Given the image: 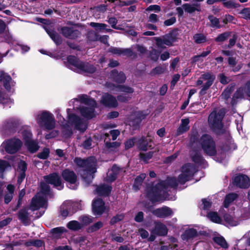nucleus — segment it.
I'll return each mask as SVG.
<instances>
[{
  "instance_id": "nucleus-16",
  "label": "nucleus",
  "mask_w": 250,
  "mask_h": 250,
  "mask_svg": "<svg viewBox=\"0 0 250 250\" xmlns=\"http://www.w3.org/2000/svg\"><path fill=\"white\" fill-rule=\"evenodd\" d=\"M234 185L241 188H248L250 186V180L246 175L239 174L233 179Z\"/></svg>"
},
{
  "instance_id": "nucleus-36",
  "label": "nucleus",
  "mask_w": 250,
  "mask_h": 250,
  "mask_svg": "<svg viewBox=\"0 0 250 250\" xmlns=\"http://www.w3.org/2000/svg\"><path fill=\"white\" fill-rule=\"evenodd\" d=\"M40 188L42 193L45 195H48L50 198H53L54 197V194L51 190L50 186L46 182H41L40 184Z\"/></svg>"
},
{
  "instance_id": "nucleus-17",
  "label": "nucleus",
  "mask_w": 250,
  "mask_h": 250,
  "mask_svg": "<svg viewBox=\"0 0 250 250\" xmlns=\"http://www.w3.org/2000/svg\"><path fill=\"white\" fill-rule=\"evenodd\" d=\"M125 172V167H120L115 164L112 166L111 171L107 174V180L108 182H112L117 179L118 175Z\"/></svg>"
},
{
  "instance_id": "nucleus-7",
  "label": "nucleus",
  "mask_w": 250,
  "mask_h": 250,
  "mask_svg": "<svg viewBox=\"0 0 250 250\" xmlns=\"http://www.w3.org/2000/svg\"><path fill=\"white\" fill-rule=\"evenodd\" d=\"M38 123L46 129L51 130L55 127V120L53 115L47 111H43L38 116Z\"/></svg>"
},
{
  "instance_id": "nucleus-5",
  "label": "nucleus",
  "mask_w": 250,
  "mask_h": 250,
  "mask_svg": "<svg viewBox=\"0 0 250 250\" xmlns=\"http://www.w3.org/2000/svg\"><path fill=\"white\" fill-rule=\"evenodd\" d=\"M200 142L204 151L208 155L214 156L216 153L215 143L208 134H204L200 138Z\"/></svg>"
},
{
  "instance_id": "nucleus-47",
  "label": "nucleus",
  "mask_w": 250,
  "mask_h": 250,
  "mask_svg": "<svg viewBox=\"0 0 250 250\" xmlns=\"http://www.w3.org/2000/svg\"><path fill=\"white\" fill-rule=\"evenodd\" d=\"M18 126V123L13 120L7 121L4 124L3 127L6 130H9L10 132H13L15 128Z\"/></svg>"
},
{
  "instance_id": "nucleus-33",
  "label": "nucleus",
  "mask_w": 250,
  "mask_h": 250,
  "mask_svg": "<svg viewBox=\"0 0 250 250\" xmlns=\"http://www.w3.org/2000/svg\"><path fill=\"white\" fill-rule=\"evenodd\" d=\"M145 118V116L141 112H138L135 114V116L130 122V125L137 128L143 119Z\"/></svg>"
},
{
  "instance_id": "nucleus-2",
  "label": "nucleus",
  "mask_w": 250,
  "mask_h": 250,
  "mask_svg": "<svg viewBox=\"0 0 250 250\" xmlns=\"http://www.w3.org/2000/svg\"><path fill=\"white\" fill-rule=\"evenodd\" d=\"M74 163L80 167L83 168L82 177L85 181H91L93 178V173L96 172L97 160L94 157H89L87 159H82L76 157L74 160Z\"/></svg>"
},
{
  "instance_id": "nucleus-14",
  "label": "nucleus",
  "mask_w": 250,
  "mask_h": 250,
  "mask_svg": "<svg viewBox=\"0 0 250 250\" xmlns=\"http://www.w3.org/2000/svg\"><path fill=\"white\" fill-rule=\"evenodd\" d=\"M219 213L224 218V221L227 224L230 226H236L239 224L238 219H235L233 217L234 212L228 213V211L223 208H221L219 211Z\"/></svg>"
},
{
  "instance_id": "nucleus-10",
  "label": "nucleus",
  "mask_w": 250,
  "mask_h": 250,
  "mask_svg": "<svg viewBox=\"0 0 250 250\" xmlns=\"http://www.w3.org/2000/svg\"><path fill=\"white\" fill-rule=\"evenodd\" d=\"M201 79L207 82L203 84L202 88L200 91L201 95H204L206 94V91L212 85L215 79V76L212 73L207 72L202 75Z\"/></svg>"
},
{
  "instance_id": "nucleus-26",
  "label": "nucleus",
  "mask_w": 250,
  "mask_h": 250,
  "mask_svg": "<svg viewBox=\"0 0 250 250\" xmlns=\"http://www.w3.org/2000/svg\"><path fill=\"white\" fill-rule=\"evenodd\" d=\"M111 77L113 80L118 83H122L125 82L126 77L123 72H118L116 69L111 71Z\"/></svg>"
},
{
  "instance_id": "nucleus-54",
  "label": "nucleus",
  "mask_w": 250,
  "mask_h": 250,
  "mask_svg": "<svg viewBox=\"0 0 250 250\" xmlns=\"http://www.w3.org/2000/svg\"><path fill=\"white\" fill-rule=\"evenodd\" d=\"M230 32H225L219 34L215 41L216 42H223L226 41L230 35Z\"/></svg>"
},
{
  "instance_id": "nucleus-64",
  "label": "nucleus",
  "mask_w": 250,
  "mask_h": 250,
  "mask_svg": "<svg viewBox=\"0 0 250 250\" xmlns=\"http://www.w3.org/2000/svg\"><path fill=\"white\" fill-rule=\"evenodd\" d=\"M242 15L244 19L250 20V9L249 8H245L243 9L240 12Z\"/></svg>"
},
{
  "instance_id": "nucleus-30",
  "label": "nucleus",
  "mask_w": 250,
  "mask_h": 250,
  "mask_svg": "<svg viewBox=\"0 0 250 250\" xmlns=\"http://www.w3.org/2000/svg\"><path fill=\"white\" fill-rule=\"evenodd\" d=\"M245 88L244 87H240L237 89L235 91L231 101V104L232 106L235 105L237 101L236 100L238 99L244 98L245 95Z\"/></svg>"
},
{
  "instance_id": "nucleus-8",
  "label": "nucleus",
  "mask_w": 250,
  "mask_h": 250,
  "mask_svg": "<svg viewBox=\"0 0 250 250\" xmlns=\"http://www.w3.org/2000/svg\"><path fill=\"white\" fill-rule=\"evenodd\" d=\"M176 37L174 35V31L165 35L162 37L155 38L157 46L163 49L166 48L165 45L171 46L172 43L175 41Z\"/></svg>"
},
{
  "instance_id": "nucleus-3",
  "label": "nucleus",
  "mask_w": 250,
  "mask_h": 250,
  "mask_svg": "<svg viewBox=\"0 0 250 250\" xmlns=\"http://www.w3.org/2000/svg\"><path fill=\"white\" fill-rule=\"evenodd\" d=\"M226 112L224 108L215 109L209 115L208 122L209 126L217 133L222 132L223 127L222 120Z\"/></svg>"
},
{
  "instance_id": "nucleus-42",
  "label": "nucleus",
  "mask_w": 250,
  "mask_h": 250,
  "mask_svg": "<svg viewBox=\"0 0 250 250\" xmlns=\"http://www.w3.org/2000/svg\"><path fill=\"white\" fill-rule=\"evenodd\" d=\"M207 217L213 222L221 224L222 219L217 212L211 211L208 213Z\"/></svg>"
},
{
  "instance_id": "nucleus-13",
  "label": "nucleus",
  "mask_w": 250,
  "mask_h": 250,
  "mask_svg": "<svg viewBox=\"0 0 250 250\" xmlns=\"http://www.w3.org/2000/svg\"><path fill=\"white\" fill-rule=\"evenodd\" d=\"M60 31L64 37L70 39H75L80 37L81 34L79 30L73 27H62Z\"/></svg>"
},
{
  "instance_id": "nucleus-29",
  "label": "nucleus",
  "mask_w": 250,
  "mask_h": 250,
  "mask_svg": "<svg viewBox=\"0 0 250 250\" xmlns=\"http://www.w3.org/2000/svg\"><path fill=\"white\" fill-rule=\"evenodd\" d=\"M168 230L167 227L161 222H157L155 224L154 232L159 236H165L167 233Z\"/></svg>"
},
{
  "instance_id": "nucleus-55",
  "label": "nucleus",
  "mask_w": 250,
  "mask_h": 250,
  "mask_svg": "<svg viewBox=\"0 0 250 250\" xmlns=\"http://www.w3.org/2000/svg\"><path fill=\"white\" fill-rule=\"evenodd\" d=\"M89 25L90 26L94 28L95 30H99L100 31H102V30L105 29L107 26L106 24L104 23L94 22H90Z\"/></svg>"
},
{
  "instance_id": "nucleus-40",
  "label": "nucleus",
  "mask_w": 250,
  "mask_h": 250,
  "mask_svg": "<svg viewBox=\"0 0 250 250\" xmlns=\"http://www.w3.org/2000/svg\"><path fill=\"white\" fill-rule=\"evenodd\" d=\"M145 178L146 174L142 173L135 178L133 186V188L135 190L137 191L140 189V187L141 186Z\"/></svg>"
},
{
  "instance_id": "nucleus-41",
  "label": "nucleus",
  "mask_w": 250,
  "mask_h": 250,
  "mask_svg": "<svg viewBox=\"0 0 250 250\" xmlns=\"http://www.w3.org/2000/svg\"><path fill=\"white\" fill-rule=\"evenodd\" d=\"M208 19L209 20L210 22V26L211 27L219 29L222 26L220 24L219 19L214 17L213 15H209L208 16Z\"/></svg>"
},
{
  "instance_id": "nucleus-22",
  "label": "nucleus",
  "mask_w": 250,
  "mask_h": 250,
  "mask_svg": "<svg viewBox=\"0 0 250 250\" xmlns=\"http://www.w3.org/2000/svg\"><path fill=\"white\" fill-rule=\"evenodd\" d=\"M101 102L107 107H116L118 105L116 99L108 93H105L103 95Z\"/></svg>"
},
{
  "instance_id": "nucleus-24",
  "label": "nucleus",
  "mask_w": 250,
  "mask_h": 250,
  "mask_svg": "<svg viewBox=\"0 0 250 250\" xmlns=\"http://www.w3.org/2000/svg\"><path fill=\"white\" fill-rule=\"evenodd\" d=\"M17 215L19 220L25 225H27L30 222V215L26 208L21 209L18 212Z\"/></svg>"
},
{
  "instance_id": "nucleus-44",
  "label": "nucleus",
  "mask_w": 250,
  "mask_h": 250,
  "mask_svg": "<svg viewBox=\"0 0 250 250\" xmlns=\"http://www.w3.org/2000/svg\"><path fill=\"white\" fill-rule=\"evenodd\" d=\"M223 2V5L229 9L236 8L239 7L240 4L236 3L234 0H219Z\"/></svg>"
},
{
  "instance_id": "nucleus-50",
  "label": "nucleus",
  "mask_w": 250,
  "mask_h": 250,
  "mask_svg": "<svg viewBox=\"0 0 250 250\" xmlns=\"http://www.w3.org/2000/svg\"><path fill=\"white\" fill-rule=\"evenodd\" d=\"M213 240L214 242L220 246L222 248L224 249L228 248V245L224 238L222 236L215 237L213 238Z\"/></svg>"
},
{
  "instance_id": "nucleus-58",
  "label": "nucleus",
  "mask_w": 250,
  "mask_h": 250,
  "mask_svg": "<svg viewBox=\"0 0 250 250\" xmlns=\"http://www.w3.org/2000/svg\"><path fill=\"white\" fill-rule=\"evenodd\" d=\"M7 167H10L9 163L6 161L0 160V177L3 178V172Z\"/></svg>"
},
{
  "instance_id": "nucleus-38",
  "label": "nucleus",
  "mask_w": 250,
  "mask_h": 250,
  "mask_svg": "<svg viewBox=\"0 0 250 250\" xmlns=\"http://www.w3.org/2000/svg\"><path fill=\"white\" fill-rule=\"evenodd\" d=\"M238 196V194L235 193H231L227 194L223 203L224 207L228 208L229 204L237 198Z\"/></svg>"
},
{
  "instance_id": "nucleus-39",
  "label": "nucleus",
  "mask_w": 250,
  "mask_h": 250,
  "mask_svg": "<svg viewBox=\"0 0 250 250\" xmlns=\"http://www.w3.org/2000/svg\"><path fill=\"white\" fill-rule=\"evenodd\" d=\"M24 144L27 147V149L31 153L36 152L39 148L38 142L35 140H30L27 142H25Z\"/></svg>"
},
{
  "instance_id": "nucleus-6",
  "label": "nucleus",
  "mask_w": 250,
  "mask_h": 250,
  "mask_svg": "<svg viewBox=\"0 0 250 250\" xmlns=\"http://www.w3.org/2000/svg\"><path fill=\"white\" fill-rule=\"evenodd\" d=\"M194 173L193 165L190 163L185 164L182 167V173L178 177V183L181 185L185 184L191 179Z\"/></svg>"
},
{
  "instance_id": "nucleus-61",
  "label": "nucleus",
  "mask_w": 250,
  "mask_h": 250,
  "mask_svg": "<svg viewBox=\"0 0 250 250\" xmlns=\"http://www.w3.org/2000/svg\"><path fill=\"white\" fill-rule=\"evenodd\" d=\"M106 138L104 139V142L105 144L106 147L110 149L111 150L113 149L114 148H116L120 146V143L117 142H109L108 141H105Z\"/></svg>"
},
{
  "instance_id": "nucleus-12",
  "label": "nucleus",
  "mask_w": 250,
  "mask_h": 250,
  "mask_svg": "<svg viewBox=\"0 0 250 250\" xmlns=\"http://www.w3.org/2000/svg\"><path fill=\"white\" fill-rule=\"evenodd\" d=\"M68 117L69 123L74 125L76 129L82 132H84L86 130V125L80 117L71 114L68 115Z\"/></svg>"
},
{
  "instance_id": "nucleus-60",
  "label": "nucleus",
  "mask_w": 250,
  "mask_h": 250,
  "mask_svg": "<svg viewBox=\"0 0 250 250\" xmlns=\"http://www.w3.org/2000/svg\"><path fill=\"white\" fill-rule=\"evenodd\" d=\"M111 25L112 28L118 29V30H123L122 28H120L118 26H116V24L118 22V20L115 17H111L109 18L107 21Z\"/></svg>"
},
{
  "instance_id": "nucleus-9",
  "label": "nucleus",
  "mask_w": 250,
  "mask_h": 250,
  "mask_svg": "<svg viewBox=\"0 0 250 250\" xmlns=\"http://www.w3.org/2000/svg\"><path fill=\"white\" fill-rule=\"evenodd\" d=\"M22 145V143L19 139L12 138L6 142L5 150L8 153L14 154L19 150Z\"/></svg>"
},
{
  "instance_id": "nucleus-62",
  "label": "nucleus",
  "mask_w": 250,
  "mask_h": 250,
  "mask_svg": "<svg viewBox=\"0 0 250 250\" xmlns=\"http://www.w3.org/2000/svg\"><path fill=\"white\" fill-rule=\"evenodd\" d=\"M22 135L24 143L32 140V134L31 132L28 130H24L22 131Z\"/></svg>"
},
{
  "instance_id": "nucleus-52",
  "label": "nucleus",
  "mask_w": 250,
  "mask_h": 250,
  "mask_svg": "<svg viewBox=\"0 0 250 250\" xmlns=\"http://www.w3.org/2000/svg\"><path fill=\"white\" fill-rule=\"evenodd\" d=\"M103 227V223L101 221L94 224L93 225L90 226L87 229V231L89 233L93 232L99 230L100 229Z\"/></svg>"
},
{
  "instance_id": "nucleus-28",
  "label": "nucleus",
  "mask_w": 250,
  "mask_h": 250,
  "mask_svg": "<svg viewBox=\"0 0 250 250\" xmlns=\"http://www.w3.org/2000/svg\"><path fill=\"white\" fill-rule=\"evenodd\" d=\"M111 187L105 184L98 186L96 189L97 194L99 196H107L110 194Z\"/></svg>"
},
{
  "instance_id": "nucleus-53",
  "label": "nucleus",
  "mask_w": 250,
  "mask_h": 250,
  "mask_svg": "<svg viewBox=\"0 0 250 250\" xmlns=\"http://www.w3.org/2000/svg\"><path fill=\"white\" fill-rule=\"evenodd\" d=\"M87 40L90 42H95L99 40V35L94 31H89L87 33Z\"/></svg>"
},
{
  "instance_id": "nucleus-32",
  "label": "nucleus",
  "mask_w": 250,
  "mask_h": 250,
  "mask_svg": "<svg viewBox=\"0 0 250 250\" xmlns=\"http://www.w3.org/2000/svg\"><path fill=\"white\" fill-rule=\"evenodd\" d=\"M19 168L20 171L18 177L17 182L19 185H20L25 177V171L27 169L26 164L24 162H21L19 165Z\"/></svg>"
},
{
  "instance_id": "nucleus-45",
  "label": "nucleus",
  "mask_w": 250,
  "mask_h": 250,
  "mask_svg": "<svg viewBox=\"0 0 250 250\" xmlns=\"http://www.w3.org/2000/svg\"><path fill=\"white\" fill-rule=\"evenodd\" d=\"M190 155L192 161L194 163L197 164H201L203 163L204 159L199 152L193 151L191 153Z\"/></svg>"
},
{
  "instance_id": "nucleus-23",
  "label": "nucleus",
  "mask_w": 250,
  "mask_h": 250,
  "mask_svg": "<svg viewBox=\"0 0 250 250\" xmlns=\"http://www.w3.org/2000/svg\"><path fill=\"white\" fill-rule=\"evenodd\" d=\"M12 78L7 73L3 71H0V82H2L5 89L10 91L11 89Z\"/></svg>"
},
{
  "instance_id": "nucleus-43",
  "label": "nucleus",
  "mask_w": 250,
  "mask_h": 250,
  "mask_svg": "<svg viewBox=\"0 0 250 250\" xmlns=\"http://www.w3.org/2000/svg\"><path fill=\"white\" fill-rule=\"evenodd\" d=\"M197 235V232L194 229H189L185 231L184 234L182 235L183 239L188 240L190 238L195 237Z\"/></svg>"
},
{
  "instance_id": "nucleus-51",
  "label": "nucleus",
  "mask_w": 250,
  "mask_h": 250,
  "mask_svg": "<svg viewBox=\"0 0 250 250\" xmlns=\"http://www.w3.org/2000/svg\"><path fill=\"white\" fill-rule=\"evenodd\" d=\"M193 39L194 42L198 44L202 43L207 41L206 37L204 34L201 33L195 34L193 37Z\"/></svg>"
},
{
  "instance_id": "nucleus-56",
  "label": "nucleus",
  "mask_w": 250,
  "mask_h": 250,
  "mask_svg": "<svg viewBox=\"0 0 250 250\" xmlns=\"http://www.w3.org/2000/svg\"><path fill=\"white\" fill-rule=\"evenodd\" d=\"M70 208L69 206L65 203L63 204L60 207L61 215L63 217H66L69 214L68 209Z\"/></svg>"
},
{
  "instance_id": "nucleus-37",
  "label": "nucleus",
  "mask_w": 250,
  "mask_h": 250,
  "mask_svg": "<svg viewBox=\"0 0 250 250\" xmlns=\"http://www.w3.org/2000/svg\"><path fill=\"white\" fill-rule=\"evenodd\" d=\"M94 108L90 107H83L80 109V112L83 116L88 119L93 117Z\"/></svg>"
},
{
  "instance_id": "nucleus-25",
  "label": "nucleus",
  "mask_w": 250,
  "mask_h": 250,
  "mask_svg": "<svg viewBox=\"0 0 250 250\" xmlns=\"http://www.w3.org/2000/svg\"><path fill=\"white\" fill-rule=\"evenodd\" d=\"M185 11L189 14H192L195 11L201 12V4L199 3H194L192 4L189 3H185L182 5Z\"/></svg>"
},
{
  "instance_id": "nucleus-1",
  "label": "nucleus",
  "mask_w": 250,
  "mask_h": 250,
  "mask_svg": "<svg viewBox=\"0 0 250 250\" xmlns=\"http://www.w3.org/2000/svg\"><path fill=\"white\" fill-rule=\"evenodd\" d=\"M178 184V179L174 177L167 178L165 181H162L152 187L147 192V196L152 202H159L166 200L168 197V188L169 187L177 188Z\"/></svg>"
},
{
  "instance_id": "nucleus-46",
  "label": "nucleus",
  "mask_w": 250,
  "mask_h": 250,
  "mask_svg": "<svg viewBox=\"0 0 250 250\" xmlns=\"http://www.w3.org/2000/svg\"><path fill=\"white\" fill-rule=\"evenodd\" d=\"M67 227L70 230L77 231L82 228V225L77 221H71L67 223Z\"/></svg>"
},
{
  "instance_id": "nucleus-59",
  "label": "nucleus",
  "mask_w": 250,
  "mask_h": 250,
  "mask_svg": "<svg viewBox=\"0 0 250 250\" xmlns=\"http://www.w3.org/2000/svg\"><path fill=\"white\" fill-rule=\"evenodd\" d=\"M199 140L198 133L196 131H193L191 134L190 139V144L191 146H193L194 144L197 143Z\"/></svg>"
},
{
  "instance_id": "nucleus-15",
  "label": "nucleus",
  "mask_w": 250,
  "mask_h": 250,
  "mask_svg": "<svg viewBox=\"0 0 250 250\" xmlns=\"http://www.w3.org/2000/svg\"><path fill=\"white\" fill-rule=\"evenodd\" d=\"M108 52L113 55L117 56H123L127 57L136 56L135 53L131 48H122L119 47H110Z\"/></svg>"
},
{
  "instance_id": "nucleus-27",
  "label": "nucleus",
  "mask_w": 250,
  "mask_h": 250,
  "mask_svg": "<svg viewBox=\"0 0 250 250\" xmlns=\"http://www.w3.org/2000/svg\"><path fill=\"white\" fill-rule=\"evenodd\" d=\"M151 140L145 137L141 138L138 141V147L143 151H146L148 148H152Z\"/></svg>"
},
{
  "instance_id": "nucleus-4",
  "label": "nucleus",
  "mask_w": 250,
  "mask_h": 250,
  "mask_svg": "<svg viewBox=\"0 0 250 250\" xmlns=\"http://www.w3.org/2000/svg\"><path fill=\"white\" fill-rule=\"evenodd\" d=\"M68 62L78 69V72L80 73L93 74L96 68L93 65L87 62H83L80 61L77 57L74 56H69L67 57Z\"/></svg>"
},
{
  "instance_id": "nucleus-48",
  "label": "nucleus",
  "mask_w": 250,
  "mask_h": 250,
  "mask_svg": "<svg viewBox=\"0 0 250 250\" xmlns=\"http://www.w3.org/2000/svg\"><path fill=\"white\" fill-rule=\"evenodd\" d=\"M94 218L92 216L83 215L80 217L79 220L81 222L82 227L83 226H87L93 222Z\"/></svg>"
},
{
  "instance_id": "nucleus-20",
  "label": "nucleus",
  "mask_w": 250,
  "mask_h": 250,
  "mask_svg": "<svg viewBox=\"0 0 250 250\" xmlns=\"http://www.w3.org/2000/svg\"><path fill=\"white\" fill-rule=\"evenodd\" d=\"M105 209L104 202L101 199H95L92 203V211L95 215H101Z\"/></svg>"
},
{
  "instance_id": "nucleus-34",
  "label": "nucleus",
  "mask_w": 250,
  "mask_h": 250,
  "mask_svg": "<svg viewBox=\"0 0 250 250\" xmlns=\"http://www.w3.org/2000/svg\"><path fill=\"white\" fill-rule=\"evenodd\" d=\"M189 120L188 119L186 118L182 120V123L177 131V135H179L187 131L189 129L188 124Z\"/></svg>"
},
{
  "instance_id": "nucleus-49",
  "label": "nucleus",
  "mask_w": 250,
  "mask_h": 250,
  "mask_svg": "<svg viewBox=\"0 0 250 250\" xmlns=\"http://www.w3.org/2000/svg\"><path fill=\"white\" fill-rule=\"evenodd\" d=\"M66 230L63 227H58L51 229V233L54 237H60L62 234Z\"/></svg>"
},
{
  "instance_id": "nucleus-57",
  "label": "nucleus",
  "mask_w": 250,
  "mask_h": 250,
  "mask_svg": "<svg viewBox=\"0 0 250 250\" xmlns=\"http://www.w3.org/2000/svg\"><path fill=\"white\" fill-rule=\"evenodd\" d=\"M153 153L154 152L150 151L146 153H140L139 155L142 160L145 163H147L148 160L152 157Z\"/></svg>"
},
{
  "instance_id": "nucleus-11",
  "label": "nucleus",
  "mask_w": 250,
  "mask_h": 250,
  "mask_svg": "<svg viewBox=\"0 0 250 250\" xmlns=\"http://www.w3.org/2000/svg\"><path fill=\"white\" fill-rule=\"evenodd\" d=\"M47 206V200L43 197L36 195L32 199L29 208L31 210L34 211L40 208H46Z\"/></svg>"
},
{
  "instance_id": "nucleus-18",
  "label": "nucleus",
  "mask_w": 250,
  "mask_h": 250,
  "mask_svg": "<svg viewBox=\"0 0 250 250\" xmlns=\"http://www.w3.org/2000/svg\"><path fill=\"white\" fill-rule=\"evenodd\" d=\"M43 179L46 183L51 184L55 187H58L62 186V180L59 175L54 172L48 175L44 176Z\"/></svg>"
},
{
  "instance_id": "nucleus-21",
  "label": "nucleus",
  "mask_w": 250,
  "mask_h": 250,
  "mask_svg": "<svg viewBox=\"0 0 250 250\" xmlns=\"http://www.w3.org/2000/svg\"><path fill=\"white\" fill-rule=\"evenodd\" d=\"M62 178L67 183L71 184H74L77 181L76 174L69 169H65L62 172Z\"/></svg>"
},
{
  "instance_id": "nucleus-35",
  "label": "nucleus",
  "mask_w": 250,
  "mask_h": 250,
  "mask_svg": "<svg viewBox=\"0 0 250 250\" xmlns=\"http://www.w3.org/2000/svg\"><path fill=\"white\" fill-rule=\"evenodd\" d=\"M235 86V84L234 83L229 84L222 93V98L225 100H228L229 98L231 93L234 91Z\"/></svg>"
},
{
  "instance_id": "nucleus-31",
  "label": "nucleus",
  "mask_w": 250,
  "mask_h": 250,
  "mask_svg": "<svg viewBox=\"0 0 250 250\" xmlns=\"http://www.w3.org/2000/svg\"><path fill=\"white\" fill-rule=\"evenodd\" d=\"M46 31L52 40L56 44H61L62 40L61 36L55 31L51 29H46Z\"/></svg>"
},
{
  "instance_id": "nucleus-63",
  "label": "nucleus",
  "mask_w": 250,
  "mask_h": 250,
  "mask_svg": "<svg viewBox=\"0 0 250 250\" xmlns=\"http://www.w3.org/2000/svg\"><path fill=\"white\" fill-rule=\"evenodd\" d=\"M49 153V149L47 148H44L42 151L38 154L37 156L40 159H45L48 158Z\"/></svg>"
},
{
  "instance_id": "nucleus-19",
  "label": "nucleus",
  "mask_w": 250,
  "mask_h": 250,
  "mask_svg": "<svg viewBox=\"0 0 250 250\" xmlns=\"http://www.w3.org/2000/svg\"><path fill=\"white\" fill-rule=\"evenodd\" d=\"M152 213L159 218H166L171 216L173 212L169 207L164 206L152 211Z\"/></svg>"
}]
</instances>
